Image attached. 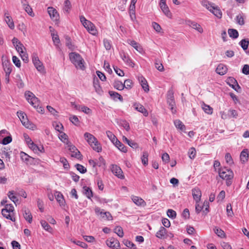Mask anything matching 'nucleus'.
<instances>
[{
	"label": "nucleus",
	"mask_w": 249,
	"mask_h": 249,
	"mask_svg": "<svg viewBox=\"0 0 249 249\" xmlns=\"http://www.w3.org/2000/svg\"><path fill=\"white\" fill-rule=\"evenodd\" d=\"M25 96L28 102L32 105L37 111L41 113H43L44 109L39 106V101L35 95L30 91H26Z\"/></svg>",
	"instance_id": "nucleus-1"
},
{
	"label": "nucleus",
	"mask_w": 249,
	"mask_h": 249,
	"mask_svg": "<svg viewBox=\"0 0 249 249\" xmlns=\"http://www.w3.org/2000/svg\"><path fill=\"white\" fill-rule=\"evenodd\" d=\"M69 57L71 62L77 69L82 70L85 69L84 60L79 53L75 52L71 53L69 54Z\"/></svg>",
	"instance_id": "nucleus-2"
},
{
	"label": "nucleus",
	"mask_w": 249,
	"mask_h": 249,
	"mask_svg": "<svg viewBox=\"0 0 249 249\" xmlns=\"http://www.w3.org/2000/svg\"><path fill=\"white\" fill-rule=\"evenodd\" d=\"M219 176L223 179L226 180L227 186H230L232 183V179L233 178V173L227 168L220 169L218 171Z\"/></svg>",
	"instance_id": "nucleus-3"
},
{
	"label": "nucleus",
	"mask_w": 249,
	"mask_h": 249,
	"mask_svg": "<svg viewBox=\"0 0 249 249\" xmlns=\"http://www.w3.org/2000/svg\"><path fill=\"white\" fill-rule=\"evenodd\" d=\"M18 116L22 124L28 128H32L33 124L28 120L26 114L22 111L17 112Z\"/></svg>",
	"instance_id": "nucleus-4"
},
{
	"label": "nucleus",
	"mask_w": 249,
	"mask_h": 249,
	"mask_svg": "<svg viewBox=\"0 0 249 249\" xmlns=\"http://www.w3.org/2000/svg\"><path fill=\"white\" fill-rule=\"evenodd\" d=\"M95 212L96 214L100 215L101 217L107 220H112V216L110 213L108 212H104L103 210H101L99 207H96L95 209Z\"/></svg>",
	"instance_id": "nucleus-5"
},
{
	"label": "nucleus",
	"mask_w": 249,
	"mask_h": 249,
	"mask_svg": "<svg viewBox=\"0 0 249 249\" xmlns=\"http://www.w3.org/2000/svg\"><path fill=\"white\" fill-rule=\"evenodd\" d=\"M167 103L170 107V109L173 113L176 112V109L175 107V102L174 99L173 93L172 91H169L167 94Z\"/></svg>",
	"instance_id": "nucleus-6"
},
{
	"label": "nucleus",
	"mask_w": 249,
	"mask_h": 249,
	"mask_svg": "<svg viewBox=\"0 0 249 249\" xmlns=\"http://www.w3.org/2000/svg\"><path fill=\"white\" fill-rule=\"evenodd\" d=\"M33 62L38 71L41 73H45L44 67L42 63L39 60L37 56H34L32 59Z\"/></svg>",
	"instance_id": "nucleus-7"
},
{
	"label": "nucleus",
	"mask_w": 249,
	"mask_h": 249,
	"mask_svg": "<svg viewBox=\"0 0 249 249\" xmlns=\"http://www.w3.org/2000/svg\"><path fill=\"white\" fill-rule=\"evenodd\" d=\"M69 151L71 153V156L72 157L76 158L77 159H80L81 157L80 151L76 148V147L72 145L71 143L68 145Z\"/></svg>",
	"instance_id": "nucleus-8"
},
{
	"label": "nucleus",
	"mask_w": 249,
	"mask_h": 249,
	"mask_svg": "<svg viewBox=\"0 0 249 249\" xmlns=\"http://www.w3.org/2000/svg\"><path fill=\"white\" fill-rule=\"evenodd\" d=\"M111 171L113 174L117 176L118 178L124 179V178L123 172L121 168L116 165H112Z\"/></svg>",
	"instance_id": "nucleus-9"
},
{
	"label": "nucleus",
	"mask_w": 249,
	"mask_h": 249,
	"mask_svg": "<svg viewBox=\"0 0 249 249\" xmlns=\"http://www.w3.org/2000/svg\"><path fill=\"white\" fill-rule=\"evenodd\" d=\"M120 55L124 62L128 66L133 68L135 66L134 62L130 58L128 55L124 52L120 53Z\"/></svg>",
	"instance_id": "nucleus-10"
},
{
	"label": "nucleus",
	"mask_w": 249,
	"mask_h": 249,
	"mask_svg": "<svg viewBox=\"0 0 249 249\" xmlns=\"http://www.w3.org/2000/svg\"><path fill=\"white\" fill-rule=\"evenodd\" d=\"M48 13L51 18L54 20L57 21L59 19V16L57 10L52 7L48 8Z\"/></svg>",
	"instance_id": "nucleus-11"
},
{
	"label": "nucleus",
	"mask_w": 249,
	"mask_h": 249,
	"mask_svg": "<svg viewBox=\"0 0 249 249\" xmlns=\"http://www.w3.org/2000/svg\"><path fill=\"white\" fill-rule=\"evenodd\" d=\"M4 20L11 29L15 28L13 20L12 17L9 15L8 11H5L4 12Z\"/></svg>",
	"instance_id": "nucleus-12"
},
{
	"label": "nucleus",
	"mask_w": 249,
	"mask_h": 249,
	"mask_svg": "<svg viewBox=\"0 0 249 249\" xmlns=\"http://www.w3.org/2000/svg\"><path fill=\"white\" fill-rule=\"evenodd\" d=\"M138 79L143 90L146 92L148 91L149 90V86L145 78L141 75L138 76Z\"/></svg>",
	"instance_id": "nucleus-13"
},
{
	"label": "nucleus",
	"mask_w": 249,
	"mask_h": 249,
	"mask_svg": "<svg viewBox=\"0 0 249 249\" xmlns=\"http://www.w3.org/2000/svg\"><path fill=\"white\" fill-rule=\"evenodd\" d=\"M127 43L134 48L138 52L142 53H143V49L142 47L137 42L134 40L128 39Z\"/></svg>",
	"instance_id": "nucleus-14"
},
{
	"label": "nucleus",
	"mask_w": 249,
	"mask_h": 249,
	"mask_svg": "<svg viewBox=\"0 0 249 249\" xmlns=\"http://www.w3.org/2000/svg\"><path fill=\"white\" fill-rule=\"evenodd\" d=\"M107 245L113 249H118L120 247V243L118 241L114 239L107 240Z\"/></svg>",
	"instance_id": "nucleus-15"
},
{
	"label": "nucleus",
	"mask_w": 249,
	"mask_h": 249,
	"mask_svg": "<svg viewBox=\"0 0 249 249\" xmlns=\"http://www.w3.org/2000/svg\"><path fill=\"white\" fill-rule=\"evenodd\" d=\"M84 136L85 139L90 145H92V144L97 140V139L93 135L88 132H86L84 134Z\"/></svg>",
	"instance_id": "nucleus-16"
},
{
	"label": "nucleus",
	"mask_w": 249,
	"mask_h": 249,
	"mask_svg": "<svg viewBox=\"0 0 249 249\" xmlns=\"http://www.w3.org/2000/svg\"><path fill=\"white\" fill-rule=\"evenodd\" d=\"M192 195L196 202L200 200L201 196V192L198 188H194L192 190Z\"/></svg>",
	"instance_id": "nucleus-17"
},
{
	"label": "nucleus",
	"mask_w": 249,
	"mask_h": 249,
	"mask_svg": "<svg viewBox=\"0 0 249 249\" xmlns=\"http://www.w3.org/2000/svg\"><path fill=\"white\" fill-rule=\"evenodd\" d=\"M188 24L191 27L197 30L200 33H202L203 31V30L201 26L199 24L195 21L189 20L188 21Z\"/></svg>",
	"instance_id": "nucleus-18"
},
{
	"label": "nucleus",
	"mask_w": 249,
	"mask_h": 249,
	"mask_svg": "<svg viewBox=\"0 0 249 249\" xmlns=\"http://www.w3.org/2000/svg\"><path fill=\"white\" fill-rule=\"evenodd\" d=\"M227 68L225 65L223 64H220L218 65L215 71L217 73L223 75L227 72Z\"/></svg>",
	"instance_id": "nucleus-19"
},
{
	"label": "nucleus",
	"mask_w": 249,
	"mask_h": 249,
	"mask_svg": "<svg viewBox=\"0 0 249 249\" xmlns=\"http://www.w3.org/2000/svg\"><path fill=\"white\" fill-rule=\"evenodd\" d=\"M133 106L136 110L142 113L144 116H147L148 115V112L143 106L139 104H135Z\"/></svg>",
	"instance_id": "nucleus-20"
},
{
	"label": "nucleus",
	"mask_w": 249,
	"mask_h": 249,
	"mask_svg": "<svg viewBox=\"0 0 249 249\" xmlns=\"http://www.w3.org/2000/svg\"><path fill=\"white\" fill-rule=\"evenodd\" d=\"M3 70L6 74H10L12 71V65L8 61H5L2 63Z\"/></svg>",
	"instance_id": "nucleus-21"
},
{
	"label": "nucleus",
	"mask_w": 249,
	"mask_h": 249,
	"mask_svg": "<svg viewBox=\"0 0 249 249\" xmlns=\"http://www.w3.org/2000/svg\"><path fill=\"white\" fill-rule=\"evenodd\" d=\"M131 198L133 202L138 206H144L146 204L145 202L141 197L132 196Z\"/></svg>",
	"instance_id": "nucleus-22"
},
{
	"label": "nucleus",
	"mask_w": 249,
	"mask_h": 249,
	"mask_svg": "<svg viewBox=\"0 0 249 249\" xmlns=\"http://www.w3.org/2000/svg\"><path fill=\"white\" fill-rule=\"evenodd\" d=\"M166 234V230L164 227H161L156 233V237L160 239H164L166 238L165 236Z\"/></svg>",
	"instance_id": "nucleus-23"
},
{
	"label": "nucleus",
	"mask_w": 249,
	"mask_h": 249,
	"mask_svg": "<svg viewBox=\"0 0 249 249\" xmlns=\"http://www.w3.org/2000/svg\"><path fill=\"white\" fill-rule=\"evenodd\" d=\"M240 160L243 163H245L247 162L249 159V152L248 149H244L241 153L240 156Z\"/></svg>",
	"instance_id": "nucleus-24"
},
{
	"label": "nucleus",
	"mask_w": 249,
	"mask_h": 249,
	"mask_svg": "<svg viewBox=\"0 0 249 249\" xmlns=\"http://www.w3.org/2000/svg\"><path fill=\"white\" fill-rule=\"evenodd\" d=\"M60 133V134L59 135V138L60 140L67 145L70 144L71 142L68 140V135L63 132H61Z\"/></svg>",
	"instance_id": "nucleus-25"
},
{
	"label": "nucleus",
	"mask_w": 249,
	"mask_h": 249,
	"mask_svg": "<svg viewBox=\"0 0 249 249\" xmlns=\"http://www.w3.org/2000/svg\"><path fill=\"white\" fill-rule=\"evenodd\" d=\"M30 148L33 150L35 152H37L38 151H40L41 152H44V147L41 146V150H40V148L38 146H37L36 144H35L33 142H31L30 143L28 144Z\"/></svg>",
	"instance_id": "nucleus-26"
},
{
	"label": "nucleus",
	"mask_w": 249,
	"mask_h": 249,
	"mask_svg": "<svg viewBox=\"0 0 249 249\" xmlns=\"http://www.w3.org/2000/svg\"><path fill=\"white\" fill-rule=\"evenodd\" d=\"M55 198L61 206H64L65 203L64 199L62 194L59 192H56L55 195Z\"/></svg>",
	"instance_id": "nucleus-27"
},
{
	"label": "nucleus",
	"mask_w": 249,
	"mask_h": 249,
	"mask_svg": "<svg viewBox=\"0 0 249 249\" xmlns=\"http://www.w3.org/2000/svg\"><path fill=\"white\" fill-rule=\"evenodd\" d=\"M160 7L163 12V13L168 17L171 18L172 17L171 13L170 12L169 8L166 4H163V5H160Z\"/></svg>",
	"instance_id": "nucleus-28"
},
{
	"label": "nucleus",
	"mask_w": 249,
	"mask_h": 249,
	"mask_svg": "<svg viewBox=\"0 0 249 249\" xmlns=\"http://www.w3.org/2000/svg\"><path fill=\"white\" fill-rule=\"evenodd\" d=\"M24 218L29 223L32 222V215L29 210L25 209L23 213Z\"/></svg>",
	"instance_id": "nucleus-29"
},
{
	"label": "nucleus",
	"mask_w": 249,
	"mask_h": 249,
	"mask_svg": "<svg viewBox=\"0 0 249 249\" xmlns=\"http://www.w3.org/2000/svg\"><path fill=\"white\" fill-rule=\"evenodd\" d=\"M123 140L124 142L127 143L128 145L133 148H137L138 147V145L137 143L133 141L128 140L125 136H123Z\"/></svg>",
	"instance_id": "nucleus-30"
},
{
	"label": "nucleus",
	"mask_w": 249,
	"mask_h": 249,
	"mask_svg": "<svg viewBox=\"0 0 249 249\" xmlns=\"http://www.w3.org/2000/svg\"><path fill=\"white\" fill-rule=\"evenodd\" d=\"M174 124L177 128L179 129L181 131H185V126L179 120H175Z\"/></svg>",
	"instance_id": "nucleus-31"
},
{
	"label": "nucleus",
	"mask_w": 249,
	"mask_h": 249,
	"mask_svg": "<svg viewBox=\"0 0 249 249\" xmlns=\"http://www.w3.org/2000/svg\"><path fill=\"white\" fill-rule=\"evenodd\" d=\"M2 215L7 219L11 220L12 221H15V218L10 214V213L7 211V209H2Z\"/></svg>",
	"instance_id": "nucleus-32"
},
{
	"label": "nucleus",
	"mask_w": 249,
	"mask_h": 249,
	"mask_svg": "<svg viewBox=\"0 0 249 249\" xmlns=\"http://www.w3.org/2000/svg\"><path fill=\"white\" fill-rule=\"evenodd\" d=\"M83 189V193L85 194V195H86L88 198L91 199L93 196L92 192L91 189L87 186H84Z\"/></svg>",
	"instance_id": "nucleus-33"
},
{
	"label": "nucleus",
	"mask_w": 249,
	"mask_h": 249,
	"mask_svg": "<svg viewBox=\"0 0 249 249\" xmlns=\"http://www.w3.org/2000/svg\"><path fill=\"white\" fill-rule=\"evenodd\" d=\"M109 94L114 100H116V99H118L121 102H123V101L122 96L117 92L113 91H109Z\"/></svg>",
	"instance_id": "nucleus-34"
},
{
	"label": "nucleus",
	"mask_w": 249,
	"mask_h": 249,
	"mask_svg": "<svg viewBox=\"0 0 249 249\" xmlns=\"http://www.w3.org/2000/svg\"><path fill=\"white\" fill-rule=\"evenodd\" d=\"M14 191H10L8 192L7 195L9 199H10L16 205L18 203V199L17 197L15 196Z\"/></svg>",
	"instance_id": "nucleus-35"
},
{
	"label": "nucleus",
	"mask_w": 249,
	"mask_h": 249,
	"mask_svg": "<svg viewBox=\"0 0 249 249\" xmlns=\"http://www.w3.org/2000/svg\"><path fill=\"white\" fill-rule=\"evenodd\" d=\"M114 144L122 152L125 153L127 152L126 147L118 140L114 143Z\"/></svg>",
	"instance_id": "nucleus-36"
},
{
	"label": "nucleus",
	"mask_w": 249,
	"mask_h": 249,
	"mask_svg": "<svg viewBox=\"0 0 249 249\" xmlns=\"http://www.w3.org/2000/svg\"><path fill=\"white\" fill-rule=\"evenodd\" d=\"M113 86L115 89L119 90H122L124 89V83L119 80L114 81L113 83Z\"/></svg>",
	"instance_id": "nucleus-37"
},
{
	"label": "nucleus",
	"mask_w": 249,
	"mask_h": 249,
	"mask_svg": "<svg viewBox=\"0 0 249 249\" xmlns=\"http://www.w3.org/2000/svg\"><path fill=\"white\" fill-rule=\"evenodd\" d=\"M40 223L45 230L49 232H52L53 229L46 221L42 220L40 221Z\"/></svg>",
	"instance_id": "nucleus-38"
},
{
	"label": "nucleus",
	"mask_w": 249,
	"mask_h": 249,
	"mask_svg": "<svg viewBox=\"0 0 249 249\" xmlns=\"http://www.w3.org/2000/svg\"><path fill=\"white\" fill-rule=\"evenodd\" d=\"M93 87L95 89L96 92L99 94H101L103 92L101 87L99 83V81L96 80V81L94 80L93 81Z\"/></svg>",
	"instance_id": "nucleus-39"
},
{
	"label": "nucleus",
	"mask_w": 249,
	"mask_h": 249,
	"mask_svg": "<svg viewBox=\"0 0 249 249\" xmlns=\"http://www.w3.org/2000/svg\"><path fill=\"white\" fill-rule=\"evenodd\" d=\"M90 146L92 147L94 150L98 153L102 151V146L97 140L94 143H93L92 145H91Z\"/></svg>",
	"instance_id": "nucleus-40"
},
{
	"label": "nucleus",
	"mask_w": 249,
	"mask_h": 249,
	"mask_svg": "<svg viewBox=\"0 0 249 249\" xmlns=\"http://www.w3.org/2000/svg\"><path fill=\"white\" fill-rule=\"evenodd\" d=\"M239 45L241 46L242 49L245 51L247 50L248 48L249 45V41L248 39H243L240 41Z\"/></svg>",
	"instance_id": "nucleus-41"
},
{
	"label": "nucleus",
	"mask_w": 249,
	"mask_h": 249,
	"mask_svg": "<svg viewBox=\"0 0 249 249\" xmlns=\"http://www.w3.org/2000/svg\"><path fill=\"white\" fill-rule=\"evenodd\" d=\"M228 34L231 37L233 38H236L239 36L238 31L233 29H230L228 30Z\"/></svg>",
	"instance_id": "nucleus-42"
},
{
	"label": "nucleus",
	"mask_w": 249,
	"mask_h": 249,
	"mask_svg": "<svg viewBox=\"0 0 249 249\" xmlns=\"http://www.w3.org/2000/svg\"><path fill=\"white\" fill-rule=\"evenodd\" d=\"M202 108L205 113L208 114H212L213 113V108L211 107L210 106L203 103L202 105Z\"/></svg>",
	"instance_id": "nucleus-43"
},
{
	"label": "nucleus",
	"mask_w": 249,
	"mask_h": 249,
	"mask_svg": "<svg viewBox=\"0 0 249 249\" xmlns=\"http://www.w3.org/2000/svg\"><path fill=\"white\" fill-rule=\"evenodd\" d=\"M216 17L218 18H221L222 17V12L221 10L217 8V7H214V6L212 8L211 11Z\"/></svg>",
	"instance_id": "nucleus-44"
},
{
	"label": "nucleus",
	"mask_w": 249,
	"mask_h": 249,
	"mask_svg": "<svg viewBox=\"0 0 249 249\" xmlns=\"http://www.w3.org/2000/svg\"><path fill=\"white\" fill-rule=\"evenodd\" d=\"M106 133L107 137L113 144L118 140L116 137L111 131H107Z\"/></svg>",
	"instance_id": "nucleus-45"
},
{
	"label": "nucleus",
	"mask_w": 249,
	"mask_h": 249,
	"mask_svg": "<svg viewBox=\"0 0 249 249\" xmlns=\"http://www.w3.org/2000/svg\"><path fill=\"white\" fill-rule=\"evenodd\" d=\"M148 153L146 151H144L143 152L142 156V164L146 166L148 164Z\"/></svg>",
	"instance_id": "nucleus-46"
},
{
	"label": "nucleus",
	"mask_w": 249,
	"mask_h": 249,
	"mask_svg": "<svg viewBox=\"0 0 249 249\" xmlns=\"http://www.w3.org/2000/svg\"><path fill=\"white\" fill-rule=\"evenodd\" d=\"M71 8V3L70 1L69 0H65L64 2V7L63 8L64 11L67 13H69Z\"/></svg>",
	"instance_id": "nucleus-47"
},
{
	"label": "nucleus",
	"mask_w": 249,
	"mask_h": 249,
	"mask_svg": "<svg viewBox=\"0 0 249 249\" xmlns=\"http://www.w3.org/2000/svg\"><path fill=\"white\" fill-rule=\"evenodd\" d=\"M214 231L217 235L221 238L224 237L225 234L223 230L217 227H215L214 229Z\"/></svg>",
	"instance_id": "nucleus-48"
},
{
	"label": "nucleus",
	"mask_w": 249,
	"mask_h": 249,
	"mask_svg": "<svg viewBox=\"0 0 249 249\" xmlns=\"http://www.w3.org/2000/svg\"><path fill=\"white\" fill-rule=\"evenodd\" d=\"M51 36L54 45L56 47H58V45L60 43V40L58 35L57 34L55 35L54 33H52Z\"/></svg>",
	"instance_id": "nucleus-49"
},
{
	"label": "nucleus",
	"mask_w": 249,
	"mask_h": 249,
	"mask_svg": "<svg viewBox=\"0 0 249 249\" xmlns=\"http://www.w3.org/2000/svg\"><path fill=\"white\" fill-rule=\"evenodd\" d=\"M201 4L204 7H206L210 11H212V8L213 6V4H212L207 0L202 1L201 2Z\"/></svg>",
	"instance_id": "nucleus-50"
},
{
	"label": "nucleus",
	"mask_w": 249,
	"mask_h": 249,
	"mask_svg": "<svg viewBox=\"0 0 249 249\" xmlns=\"http://www.w3.org/2000/svg\"><path fill=\"white\" fill-rule=\"evenodd\" d=\"M114 232L120 237H123L124 236L123 229L120 226H117L114 229Z\"/></svg>",
	"instance_id": "nucleus-51"
},
{
	"label": "nucleus",
	"mask_w": 249,
	"mask_h": 249,
	"mask_svg": "<svg viewBox=\"0 0 249 249\" xmlns=\"http://www.w3.org/2000/svg\"><path fill=\"white\" fill-rule=\"evenodd\" d=\"M53 126L55 129L59 132H62V130L63 129V126L60 123L54 122L53 124Z\"/></svg>",
	"instance_id": "nucleus-52"
},
{
	"label": "nucleus",
	"mask_w": 249,
	"mask_h": 249,
	"mask_svg": "<svg viewBox=\"0 0 249 249\" xmlns=\"http://www.w3.org/2000/svg\"><path fill=\"white\" fill-rule=\"evenodd\" d=\"M66 46L70 49L71 50H73L74 49V46L72 45L71 38L69 36L66 37Z\"/></svg>",
	"instance_id": "nucleus-53"
},
{
	"label": "nucleus",
	"mask_w": 249,
	"mask_h": 249,
	"mask_svg": "<svg viewBox=\"0 0 249 249\" xmlns=\"http://www.w3.org/2000/svg\"><path fill=\"white\" fill-rule=\"evenodd\" d=\"M87 30L90 34L93 35H95L97 34V30L95 28V26L92 23V25L89 26Z\"/></svg>",
	"instance_id": "nucleus-54"
},
{
	"label": "nucleus",
	"mask_w": 249,
	"mask_h": 249,
	"mask_svg": "<svg viewBox=\"0 0 249 249\" xmlns=\"http://www.w3.org/2000/svg\"><path fill=\"white\" fill-rule=\"evenodd\" d=\"M124 86L125 89H130L133 86V83L132 80L130 79L125 80L124 83Z\"/></svg>",
	"instance_id": "nucleus-55"
},
{
	"label": "nucleus",
	"mask_w": 249,
	"mask_h": 249,
	"mask_svg": "<svg viewBox=\"0 0 249 249\" xmlns=\"http://www.w3.org/2000/svg\"><path fill=\"white\" fill-rule=\"evenodd\" d=\"M188 155L191 159H194L196 155V150L195 148H191L188 151Z\"/></svg>",
	"instance_id": "nucleus-56"
},
{
	"label": "nucleus",
	"mask_w": 249,
	"mask_h": 249,
	"mask_svg": "<svg viewBox=\"0 0 249 249\" xmlns=\"http://www.w3.org/2000/svg\"><path fill=\"white\" fill-rule=\"evenodd\" d=\"M203 208V204L202 205L200 203V201H198L197 202H196L195 210H196V212L197 213H199L201 211V210H202Z\"/></svg>",
	"instance_id": "nucleus-57"
},
{
	"label": "nucleus",
	"mask_w": 249,
	"mask_h": 249,
	"mask_svg": "<svg viewBox=\"0 0 249 249\" xmlns=\"http://www.w3.org/2000/svg\"><path fill=\"white\" fill-rule=\"evenodd\" d=\"M227 84L231 88L235 85L237 84V82L235 78L233 77H230L227 79Z\"/></svg>",
	"instance_id": "nucleus-58"
},
{
	"label": "nucleus",
	"mask_w": 249,
	"mask_h": 249,
	"mask_svg": "<svg viewBox=\"0 0 249 249\" xmlns=\"http://www.w3.org/2000/svg\"><path fill=\"white\" fill-rule=\"evenodd\" d=\"M167 214L170 218L174 219L176 218L177 213L176 212L172 209H168L167 211Z\"/></svg>",
	"instance_id": "nucleus-59"
},
{
	"label": "nucleus",
	"mask_w": 249,
	"mask_h": 249,
	"mask_svg": "<svg viewBox=\"0 0 249 249\" xmlns=\"http://www.w3.org/2000/svg\"><path fill=\"white\" fill-rule=\"evenodd\" d=\"M15 48L19 54L23 53L24 52V49H25L23 45L21 43H18V45H16Z\"/></svg>",
	"instance_id": "nucleus-60"
},
{
	"label": "nucleus",
	"mask_w": 249,
	"mask_h": 249,
	"mask_svg": "<svg viewBox=\"0 0 249 249\" xmlns=\"http://www.w3.org/2000/svg\"><path fill=\"white\" fill-rule=\"evenodd\" d=\"M75 166L77 170L78 171H79L81 173L84 174L87 172L86 168L85 167H84L83 165H82L80 164H76Z\"/></svg>",
	"instance_id": "nucleus-61"
},
{
	"label": "nucleus",
	"mask_w": 249,
	"mask_h": 249,
	"mask_svg": "<svg viewBox=\"0 0 249 249\" xmlns=\"http://www.w3.org/2000/svg\"><path fill=\"white\" fill-rule=\"evenodd\" d=\"M12 141V137L11 136H7L5 138H4L2 141H1V143L4 144V145H6V144H7L9 143H10Z\"/></svg>",
	"instance_id": "nucleus-62"
},
{
	"label": "nucleus",
	"mask_w": 249,
	"mask_h": 249,
	"mask_svg": "<svg viewBox=\"0 0 249 249\" xmlns=\"http://www.w3.org/2000/svg\"><path fill=\"white\" fill-rule=\"evenodd\" d=\"M226 211L228 216L232 217L233 216V213L232 212V207L231 204H228L227 205Z\"/></svg>",
	"instance_id": "nucleus-63"
},
{
	"label": "nucleus",
	"mask_w": 249,
	"mask_h": 249,
	"mask_svg": "<svg viewBox=\"0 0 249 249\" xmlns=\"http://www.w3.org/2000/svg\"><path fill=\"white\" fill-rule=\"evenodd\" d=\"M71 122L75 125H77L79 124V121L76 116L73 115L70 118Z\"/></svg>",
	"instance_id": "nucleus-64"
}]
</instances>
